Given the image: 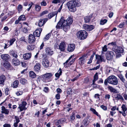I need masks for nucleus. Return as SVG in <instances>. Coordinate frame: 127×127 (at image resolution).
Instances as JSON below:
<instances>
[{
    "label": "nucleus",
    "mask_w": 127,
    "mask_h": 127,
    "mask_svg": "<svg viewBox=\"0 0 127 127\" xmlns=\"http://www.w3.org/2000/svg\"><path fill=\"white\" fill-rule=\"evenodd\" d=\"M23 7L22 5L21 4H19L18 6L17 10L18 11L19 13L22 10Z\"/></svg>",
    "instance_id": "nucleus-43"
},
{
    "label": "nucleus",
    "mask_w": 127,
    "mask_h": 127,
    "mask_svg": "<svg viewBox=\"0 0 127 127\" xmlns=\"http://www.w3.org/2000/svg\"><path fill=\"white\" fill-rule=\"evenodd\" d=\"M42 30V29L41 28L37 29L33 32V35L35 36L39 37L40 36Z\"/></svg>",
    "instance_id": "nucleus-12"
},
{
    "label": "nucleus",
    "mask_w": 127,
    "mask_h": 127,
    "mask_svg": "<svg viewBox=\"0 0 127 127\" xmlns=\"http://www.w3.org/2000/svg\"><path fill=\"white\" fill-rule=\"evenodd\" d=\"M31 53H28L24 54L23 55V58L25 60H28L31 58Z\"/></svg>",
    "instance_id": "nucleus-18"
},
{
    "label": "nucleus",
    "mask_w": 127,
    "mask_h": 127,
    "mask_svg": "<svg viewBox=\"0 0 127 127\" xmlns=\"http://www.w3.org/2000/svg\"><path fill=\"white\" fill-rule=\"evenodd\" d=\"M34 3L32 2H31L30 4H29V7L27 9L28 11H29L30 10L32 6V5Z\"/></svg>",
    "instance_id": "nucleus-52"
},
{
    "label": "nucleus",
    "mask_w": 127,
    "mask_h": 127,
    "mask_svg": "<svg viewBox=\"0 0 127 127\" xmlns=\"http://www.w3.org/2000/svg\"><path fill=\"white\" fill-rule=\"evenodd\" d=\"M1 58L3 61H7L9 59L10 56L7 54H2L1 55Z\"/></svg>",
    "instance_id": "nucleus-17"
},
{
    "label": "nucleus",
    "mask_w": 127,
    "mask_h": 127,
    "mask_svg": "<svg viewBox=\"0 0 127 127\" xmlns=\"http://www.w3.org/2000/svg\"><path fill=\"white\" fill-rule=\"evenodd\" d=\"M96 59L97 60L96 64H99L102 62H105L103 58L101 56L97 55H95Z\"/></svg>",
    "instance_id": "nucleus-9"
},
{
    "label": "nucleus",
    "mask_w": 127,
    "mask_h": 127,
    "mask_svg": "<svg viewBox=\"0 0 127 127\" xmlns=\"http://www.w3.org/2000/svg\"><path fill=\"white\" fill-rule=\"evenodd\" d=\"M72 115L70 116V119L71 121H73L75 118V115L74 112L72 113Z\"/></svg>",
    "instance_id": "nucleus-49"
},
{
    "label": "nucleus",
    "mask_w": 127,
    "mask_h": 127,
    "mask_svg": "<svg viewBox=\"0 0 127 127\" xmlns=\"http://www.w3.org/2000/svg\"><path fill=\"white\" fill-rule=\"evenodd\" d=\"M35 47V46L34 45H29L27 46V49L29 51L33 50Z\"/></svg>",
    "instance_id": "nucleus-29"
},
{
    "label": "nucleus",
    "mask_w": 127,
    "mask_h": 127,
    "mask_svg": "<svg viewBox=\"0 0 127 127\" xmlns=\"http://www.w3.org/2000/svg\"><path fill=\"white\" fill-rule=\"evenodd\" d=\"M36 75L32 71H31L29 72V76L32 78H34L36 77Z\"/></svg>",
    "instance_id": "nucleus-28"
},
{
    "label": "nucleus",
    "mask_w": 127,
    "mask_h": 127,
    "mask_svg": "<svg viewBox=\"0 0 127 127\" xmlns=\"http://www.w3.org/2000/svg\"><path fill=\"white\" fill-rule=\"evenodd\" d=\"M16 40V38L15 37L10 39L9 42L10 44L9 45H12L13 43Z\"/></svg>",
    "instance_id": "nucleus-40"
},
{
    "label": "nucleus",
    "mask_w": 127,
    "mask_h": 127,
    "mask_svg": "<svg viewBox=\"0 0 127 127\" xmlns=\"http://www.w3.org/2000/svg\"><path fill=\"white\" fill-rule=\"evenodd\" d=\"M51 34V32L48 33L46 35L44 39H45L46 40H48L50 37Z\"/></svg>",
    "instance_id": "nucleus-48"
},
{
    "label": "nucleus",
    "mask_w": 127,
    "mask_h": 127,
    "mask_svg": "<svg viewBox=\"0 0 127 127\" xmlns=\"http://www.w3.org/2000/svg\"><path fill=\"white\" fill-rule=\"evenodd\" d=\"M44 91L45 93H47L49 91V88L48 87H45L43 90Z\"/></svg>",
    "instance_id": "nucleus-59"
},
{
    "label": "nucleus",
    "mask_w": 127,
    "mask_h": 127,
    "mask_svg": "<svg viewBox=\"0 0 127 127\" xmlns=\"http://www.w3.org/2000/svg\"><path fill=\"white\" fill-rule=\"evenodd\" d=\"M20 40L21 41H24L25 42H26L25 37L24 36L22 37H21V38H20Z\"/></svg>",
    "instance_id": "nucleus-61"
},
{
    "label": "nucleus",
    "mask_w": 127,
    "mask_h": 127,
    "mask_svg": "<svg viewBox=\"0 0 127 127\" xmlns=\"http://www.w3.org/2000/svg\"><path fill=\"white\" fill-rule=\"evenodd\" d=\"M58 13V12H57V11H56L55 12H53L52 13H49V14L48 15V18L49 19H50L53 17L55 15H56V17Z\"/></svg>",
    "instance_id": "nucleus-24"
},
{
    "label": "nucleus",
    "mask_w": 127,
    "mask_h": 127,
    "mask_svg": "<svg viewBox=\"0 0 127 127\" xmlns=\"http://www.w3.org/2000/svg\"><path fill=\"white\" fill-rule=\"evenodd\" d=\"M95 82H94V83H93H93L92 85V87L95 89L97 88H100V86L95 84Z\"/></svg>",
    "instance_id": "nucleus-38"
},
{
    "label": "nucleus",
    "mask_w": 127,
    "mask_h": 127,
    "mask_svg": "<svg viewBox=\"0 0 127 127\" xmlns=\"http://www.w3.org/2000/svg\"><path fill=\"white\" fill-rule=\"evenodd\" d=\"M19 81L17 80H15L13 83L12 86L13 88H16L18 86L19 84Z\"/></svg>",
    "instance_id": "nucleus-31"
},
{
    "label": "nucleus",
    "mask_w": 127,
    "mask_h": 127,
    "mask_svg": "<svg viewBox=\"0 0 127 127\" xmlns=\"http://www.w3.org/2000/svg\"><path fill=\"white\" fill-rule=\"evenodd\" d=\"M66 0H53L52 1V3L57 4L58 3L64 2Z\"/></svg>",
    "instance_id": "nucleus-32"
},
{
    "label": "nucleus",
    "mask_w": 127,
    "mask_h": 127,
    "mask_svg": "<svg viewBox=\"0 0 127 127\" xmlns=\"http://www.w3.org/2000/svg\"><path fill=\"white\" fill-rule=\"evenodd\" d=\"M15 120L14 121V123L13 126L14 127H17L18 126V124L20 122V120L18 117L17 116H15L14 117Z\"/></svg>",
    "instance_id": "nucleus-20"
},
{
    "label": "nucleus",
    "mask_w": 127,
    "mask_h": 127,
    "mask_svg": "<svg viewBox=\"0 0 127 127\" xmlns=\"http://www.w3.org/2000/svg\"><path fill=\"white\" fill-rule=\"evenodd\" d=\"M67 5L70 11L74 12L76 10V7L80 5V3L77 1L72 0L68 2Z\"/></svg>",
    "instance_id": "nucleus-2"
},
{
    "label": "nucleus",
    "mask_w": 127,
    "mask_h": 127,
    "mask_svg": "<svg viewBox=\"0 0 127 127\" xmlns=\"http://www.w3.org/2000/svg\"><path fill=\"white\" fill-rule=\"evenodd\" d=\"M108 88L111 92L117 93V91L112 86H109L108 87Z\"/></svg>",
    "instance_id": "nucleus-30"
},
{
    "label": "nucleus",
    "mask_w": 127,
    "mask_h": 127,
    "mask_svg": "<svg viewBox=\"0 0 127 127\" xmlns=\"http://www.w3.org/2000/svg\"><path fill=\"white\" fill-rule=\"evenodd\" d=\"M98 73L96 72L94 76V79L93 81V83L95 82V81L98 79Z\"/></svg>",
    "instance_id": "nucleus-34"
},
{
    "label": "nucleus",
    "mask_w": 127,
    "mask_h": 127,
    "mask_svg": "<svg viewBox=\"0 0 127 127\" xmlns=\"http://www.w3.org/2000/svg\"><path fill=\"white\" fill-rule=\"evenodd\" d=\"M114 97L117 100H124V98L122 96L120 95L116 94L114 95Z\"/></svg>",
    "instance_id": "nucleus-26"
},
{
    "label": "nucleus",
    "mask_w": 127,
    "mask_h": 127,
    "mask_svg": "<svg viewBox=\"0 0 127 127\" xmlns=\"http://www.w3.org/2000/svg\"><path fill=\"white\" fill-rule=\"evenodd\" d=\"M62 73V71L61 68H60L58 72L56 73L55 74V76L58 79L60 76L61 75Z\"/></svg>",
    "instance_id": "nucleus-27"
},
{
    "label": "nucleus",
    "mask_w": 127,
    "mask_h": 127,
    "mask_svg": "<svg viewBox=\"0 0 127 127\" xmlns=\"http://www.w3.org/2000/svg\"><path fill=\"white\" fill-rule=\"evenodd\" d=\"M107 21V20L106 19H102L100 21V24L101 25H103L106 23Z\"/></svg>",
    "instance_id": "nucleus-42"
},
{
    "label": "nucleus",
    "mask_w": 127,
    "mask_h": 127,
    "mask_svg": "<svg viewBox=\"0 0 127 127\" xmlns=\"http://www.w3.org/2000/svg\"><path fill=\"white\" fill-rule=\"evenodd\" d=\"M1 113H4L6 115H8L9 113V111L8 110L6 109L4 106H2L1 107Z\"/></svg>",
    "instance_id": "nucleus-19"
},
{
    "label": "nucleus",
    "mask_w": 127,
    "mask_h": 127,
    "mask_svg": "<svg viewBox=\"0 0 127 127\" xmlns=\"http://www.w3.org/2000/svg\"><path fill=\"white\" fill-rule=\"evenodd\" d=\"M8 15H6L5 16L2 18L1 19V22H3L8 17Z\"/></svg>",
    "instance_id": "nucleus-53"
},
{
    "label": "nucleus",
    "mask_w": 127,
    "mask_h": 127,
    "mask_svg": "<svg viewBox=\"0 0 127 127\" xmlns=\"http://www.w3.org/2000/svg\"><path fill=\"white\" fill-rule=\"evenodd\" d=\"M40 68V65L39 63H37L34 66V69L35 71L39 72Z\"/></svg>",
    "instance_id": "nucleus-25"
},
{
    "label": "nucleus",
    "mask_w": 127,
    "mask_h": 127,
    "mask_svg": "<svg viewBox=\"0 0 127 127\" xmlns=\"http://www.w3.org/2000/svg\"><path fill=\"white\" fill-rule=\"evenodd\" d=\"M55 124L56 125H58L59 124H62V123L61 122L60 120H59L55 122Z\"/></svg>",
    "instance_id": "nucleus-57"
},
{
    "label": "nucleus",
    "mask_w": 127,
    "mask_h": 127,
    "mask_svg": "<svg viewBox=\"0 0 127 127\" xmlns=\"http://www.w3.org/2000/svg\"><path fill=\"white\" fill-rule=\"evenodd\" d=\"M66 44L64 42H62L59 46V48L61 51L64 52L65 50Z\"/></svg>",
    "instance_id": "nucleus-13"
},
{
    "label": "nucleus",
    "mask_w": 127,
    "mask_h": 127,
    "mask_svg": "<svg viewBox=\"0 0 127 127\" xmlns=\"http://www.w3.org/2000/svg\"><path fill=\"white\" fill-rule=\"evenodd\" d=\"M35 36L33 35L32 34L29 35L28 40L29 43H32L35 41Z\"/></svg>",
    "instance_id": "nucleus-8"
},
{
    "label": "nucleus",
    "mask_w": 127,
    "mask_h": 127,
    "mask_svg": "<svg viewBox=\"0 0 127 127\" xmlns=\"http://www.w3.org/2000/svg\"><path fill=\"white\" fill-rule=\"evenodd\" d=\"M4 67L7 68H9L10 66V64L8 62L4 63Z\"/></svg>",
    "instance_id": "nucleus-50"
},
{
    "label": "nucleus",
    "mask_w": 127,
    "mask_h": 127,
    "mask_svg": "<svg viewBox=\"0 0 127 127\" xmlns=\"http://www.w3.org/2000/svg\"><path fill=\"white\" fill-rule=\"evenodd\" d=\"M86 56H83L80 58L79 59V63L81 65H83L86 62Z\"/></svg>",
    "instance_id": "nucleus-10"
},
{
    "label": "nucleus",
    "mask_w": 127,
    "mask_h": 127,
    "mask_svg": "<svg viewBox=\"0 0 127 127\" xmlns=\"http://www.w3.org/2000/svg\"><path fill=\"white\" fill-rule=\"evenodd\" d=\"M73 19L71 17H68L66 20L64 19V17H62L60 21L58 23L56 27L57 29H60V28L65 32H66L70 28L69 26L73 22Z\"/></svg>",
    "instance_id": "nucleus-1"
},
{
    "label": "nucleus",
    "mask_w": 127,
    "mask_h": 127,
    "mask_svg": "<svg viewBox=\"0 0 127 127\" xmlns=\"http://www.w3.org/2000/svg\"><path fill=\"white\" fill-rule=\"evenodd\" d=\"M100 95L98 94H95L94 96V97L96 99H98L99 98V96Z\"/></svg>",
    "instance_id": "nucleus-60"
},
{
    "label": "nucleus",
    "mask_w": 127,
    "mask_h": 127,
    "mask_svg": "<svg viewBox=\"0 0 127 127\" xmlns=\"http://www.w3.org/2000/svg\"><path fill=\"white\" fill-rule=\"evenodd\" d=\"M3 127H11L10 124H5L3 125Z\"/></svg>",
    "instance_id": "nucleus-64"
},
{
    "label": "nucleus",
    "mask_w": 127,
    "mask_h": 127,
    "mask_svg": "<svg viewBox=\"0 0 127 127\" xmlns=\"http://www.w3.org/2000/svg\"><path fill=\"white\" fill-rule=\"evenodd\" d=\"M11 54L12 56L15 58H17L18 55L17 54V52L16 51H12Z\"/></svg>",
    "instance_id": "nucleus-41"
},
{
    "label": "nucleus",
    "mask_w": 127,
    "mask_h": 127,
    "mask_svg": "<svg viewBox=\"0 0 127 127\" xmlns=\"http://www.w3.org/2000/svg\"><path fill=\"white\" fill-rule=\"evenodd\" d=\"M108 83L113 85H116L118 83V79L116 77L112 75L109 77Z\"/></svg>",
    "instance_id": "nucleus-4"
},
{
    "label": "nucleus",
    "mask_w": 127,
    "mask_h": 127,
    "mask_svg": "<svg viewBox=\"0 0 127 127\" xmlns=\"http://www.w3.org/2000/svg\"><path fill=\"white\" fill-rule=\"evenodd\" d=\"M62 124L64 122H65L66 121V119L65 118H63L60 119Z\"/></svg>",
    "instance_id": "nucleus-63"
},
{
    "label": "nucleus",
    "mask_w": 127,
    "mask_h": 127,
    "mask_svg": "<svg viewBox=\"0 0 127 127\" xmlns=\"http://www.w3.org/2000/svg\"><path fill=\"white\" fill-rule=\"evenodd\" d=\"M121 108L123 112H126L127 110V106L124 104L122 105Z\"/></svg>",
    "instance_id": "nucleus-37"
},
{
    "label": "nucleus",
    "mask_w": 127,
    "mask_h": 127,
    "mask_svg": "<svg viewBox=\"0 0 127 127\" xmlns=\"http://www.w3.org/2000/svg\"><path fill=\"white\" fill-rule=\"evenodd\" d=\"M58 94L61 93L62 92V90L60 88H58L56 90Z\"/></svg>",
    "instance_id": "nucleus-62"
},
{
    "label": "nucleus",
    "mask_w": 127,
    "mask_h": 127,
    "mask_svg": "<svg viewBox=\"0 0 127 127\" xmlns=\"http://www.w3.org/2000/svg\"><path fill=\"white\" fill-rule=\"evenodd\" d=\"M102 51L104 52H106L107 50V46L106 45H104L102 48Z\"/></svg>",
    "instance_id": "nucleus-58"
},
{
    "label": "nucleus",
    "mask_w": 127,
    "mask_h": 127,
    "mask_svg": "<svg viewBox=\"0 0 127 127\" xmlns=\"http://www.w3.org/2000/svg\"><path fill=\"white\" fill-rule=\"evenodd\" d=\"M83 27L85 30L89 31L92 30L94 28V27L93 25H89L86 24H84Z\"/></svg>",
    "instance_id": "nucleus-7"
},
{
    "label": "nucleus",
    "mask_w": 127,
    "mask_h": 127,
    "mask_svg": "<svg viewBox=\"0 0 127 127\" xmlns=\"http://www.w3.org/2000/svg\"><path fill=\"white\" fill-rule=\"evenodd\" d=\"M94 54H93L91 56L90 60H89L88 62L87 63L88 64H90L92 63L93 59L94 56Z\"/></svg>",
    "instance_id": "nucleus-45"
},
{
    "label": "nucleus",
    "mask_w": 127,
    "mask_h": 127,
    "mask_svg": "<svg viewBox=\"0 0 127 127\" xmlns=\"http://www.w3.org/2000/svg\"><path fill=\"white\" fill-rule=\"evenodd\" d=\"M77 37L80 39H84L87 37V33L84 30H81L78 32L76 34Z\"/></svg>",
    "instance_id": "nucleus-3"
},
{
    "label": "nucleus",
    "mask_w": 127,
    "mask_h": 127,
    "mask_svg": "<svg viewBox=\"0 0 127 127\" xmlns=\"http://www.w3.org/2000/svg\"><path fill=\"white\" fill-rule=\"evenodd\" d=\"M18 18L19 20L20 21L24 20L26 19L25 16L24 15H21Z\"/></svg>",
    "instance_id": "nucleus-44"
},
{
    "label": "nucleus",
    "mask_w": 127,
    "mask_h": 127,
    "mask_svg": "<svg viewBox=\"0 0 127 127\" xmlns=\"http://www.w3.org/2000/svg\"><path fill=\"white\" fill-rule=\"evenodd\" d=\"M44 24L43 23V19H40L39 20L38 22V26L39 27H41L43 26Z\"/></svg>",
    "instance_id": "nucleus-39"
},
{
    "label": "nucleus",
    "mask_w": 127,
    "mask_h": 127,
    "mask_svg": "<svg viewBox=\"0 0 127 127\" xmlns=\"http://www.w3.org/2000/svg\"><path fill=\"white\" fill-rule=\"evenodd\" d=\"M48 12L47 11H44L42 12L40 14V16H42L44 14L48 13Z\"/></svg>",
    "instance_id": "nucleus-54"
},
{
    "label": "nucleus",
    "mask_w": 127,
    "mask_h": 127,
    "mask_svg": "<svg viewBox=\"0 0 127 127\" xmlns=\"http://www.w3.org/2000/svg\"><path fill=\"white\" fill-rule=\"evenodd\" d=\"M35 9L36 11H39L40 10L41 7L40 5L35 4Z\"/></svg>",
    "instance_id": "nucleus-36"
},
{
    "label": "nucleus",
    "mask_w": 127,
    "mask_h": 127,
    "mask_svg": "<svg viewBox=\"0 0 127 127\" xmlns=\"http://www.w3.org/2000/svg\"><path fill=\"white\" fill-rule=\"evenodd\" d=\"M27 104V103L26 101H23L22 103L19 105V106L18 108L20 109V111H22L26 109L25 106Z\"/></svg>",
    "instance_id": "nucleus-6"
},
{
    "label": "nucleus",
    "mask_w": 127,
    "mask_h": 127,
    "mask_svg": "<svg viewBox=\"0 0 127 127\" xmlns=\"http://www.w3.org/2000/svg\"><path fill=\"white\" fill-rule=\"evenodd\" d=\"M106 58L108 60H112L114 56V53L112 51H108L106 54Z\"/></svg>",
    "instance_id": "nucleus-5"
},
{
    "label": "nucleus",
    "mask_w": 127,
    "mask_h": 127,
    "mask_svg": "<svg viewBox=\"0 0 127 127\" xmlns=\"http://www.w3.org/2000/svg\"><path fill=\"white\" fill-rule=\"evenodd\" d=\"M23 92L21 91H17L16 93V94L18 96L20 95L23 94Z\"/></svg>",
    "instance_id": "nucleus-51"
},
{
    "label": "nucleus",
    "mask_w": 127,
    "mask_h": 127,
    "mask_svg": "<svg viewBox=\"0 0 127 127\" xmlns=\"http://www.w3.org/2000/svg\"><path fill=\"white\" fill-rule=\"evenodd\" d=\"M12 62L13 64L15 66L19 65L20 63V62L17 58L13 59L12 60Z\"/></svg>",
    "instance_id": "nucleus-16"
},
{
    "label": "nucleus",
    "mask_w": 127,
    "mask_h": 127,
    "mask_svg": "<svg viewBox=\"0 0 127 127\" xmlns=\"http://www.w3.org/2000/svg\"><path fill=\"white\" fill-rule=\"evenodd\" d=\"M23 31L25 33H27L28 32V30L27 28L24 27L23 29Z\"/></svg>",
    "instance_id": "nucleus-55"
},
{
    "label": "nucleus",
    "mask_w": 127,
    "mask_h": 127,
    "mask_svg": "<svg viewBox=\"0 0 127 127\" xmlns=\"http://www.w3.org/2000/svg\"><path fill=\"white\" fill-rule=\"evenodd\" d=\"M91 18V16H88L84 17V19L85 22H89Z\"/></svg>",
    "instance_id": "nucleus-35"
},
{
    "label": "nucleus",
    "mask_w": 127,
    "mask_h": 127,
    "mask_svg": "<svg viewBox=\"0 0 127 127\" xmlns=\"http://www.w3.org/2000/svg\"><path fill=\"white\" fill-rule=\"evenodd\" d=\"M40 4L42 6H45L47 5V3L45 1L43 0L41 2Z\"/></svg>",
    "instance_id": "nucleus-47"
},
{
    "label": "nucleus",
    "mask_w": 127,
    "mask_h": 127,
    "mask_svg": "<svg viewBox=\"0 0 127 127\" xmlns=\"http://www.w3.org/2000/svg\"><path fill=\"white\" fill-rule=\"evenodd\" d=\"M6 79V78L4 75H2L0 77V84L3 85Z\"/></svg>",
    "instance_id": "nucleus-22"
},
{
    "label": "nucleus",
    "mask_w": 127,
    "mask_h": 127,
    "mask_svg": "<svg viewBox=\"0 0 127 127\" xmlns=\"http://www.w3.org/2000/svg\"><path fill=\"white\" fill-rule=\"evenodd\" d=\"M75 47V46L74 44H69L67 49V51L69 52H71L74 50Z\"/></svg>",
    "instance_id": "nucleus-14"
},
{
    "label": "nucleus",
    "mask_w": 127,
    "mask_h": 127,
    "mask_svg": "<svg viewBox=\"0 0 127 127\" xmlns=\"http://www.w3.org/2000/svg\"><path fill=\"white\" fill-rule=\"evenodd\" d=\"M90 110L94 114L96 115L97 116L100 118V115L98 114V113L96 111L95 109L91 108H90Z\"/></svg>",
    "instance_id": "nucleus-33"
},
{
    "label": "nucleus",
    "mask_w": 127,
    "mask_h": 127,
    "mask_svg": "<svg viewBox=\"0 0 127 127\" xmlns=\"http://www.w3.org/2000/svg\"><path fill=\"white\" fill-rule=\"evenodd\" d=\"M49 62L47 59L44 58L43 59L42 64L45 68H46L49 66Z\"/></svg>",
    "instance_id": "nucleus-11"
},
{
    "label": "nucleus",
    "mask_w": 127,
    "mask_h": 127,
    "mask_svg": "<svg viewBox=\"0 0 127 127\" xmlns=\"http://www.w3.org/2000/svg\"><path fill=\"white\" fill-rule=\"evenodd\" d=\"M53 75V74L51 73H47L44 75V78L45 79H49Z\"/></svg>",
    "instance_id": "nucleus-23"
},
{
    "label": "nucleus",
    "mask_w": 127,
    "mask_h": 127,
    "mask_svg": "<svg viewBox=\"0 0 127 127\" xmlns=\"http://www.w3.org/2000/svg\"><path fill=\"white\" fill-rule=\"evenodd\" d=\"M124 51V49L121 47H117L115 50V52L117 53H122Z\"/></svg>",
    "instance_id": "nucleus-21"
},
{
    "label": "nucleus",
    "mask_w": 127,
    "mask_h": 127,
    "mask_svg": "<svg viewBox=\"0 0 127 127\" xmlns=\"http://www.w3.org/2000/svg\"><path fill=\"white\" fill-rule=\"evenodd\" d=\"M45 50L46 54L47 55H52L53 54V51L48 47H46L45 49Z\"/></svg>",
    "instance_id": "nucleus-15"
},
{
    "label": "nucleus",
    "mask_w": 127,
    "mask_h": 127,
    "mask_svg": "<svg viewBox=\"0 0 127 127\" xmlns=\"http://www.w3.org/2000/svg\"><path fill=\"white\" fill-rule=\"evenodd\" d=\"M109 79L108 77L107 79L105 80L104 84L105 86H107V83H108Z\"/></svg>",
    "instance_id": "nucleus-56"
},
{
    "label": "nucleus",
    "mask_w": 127,
    "mask_h": 127,
    "mask_svg": "<svg viewBox=\"0 0 127 127\" xmlns=\"http://www.w3.org/2000/svg\"><path fill=\"white\" fill-rule=\"evenodd\" d=\"M27 81V80L24 78H21L20 80V82L23 84H24Z\"/></svg>",
    "instance_id": "nucleus-46"
}]
</instances>
